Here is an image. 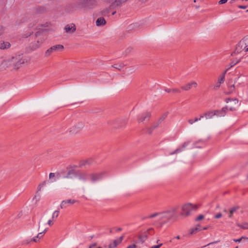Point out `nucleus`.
I'll return each mask as SVG.
<instances>
[{
    "label": "nucleus",
    "mask_w": 248,
    "mask_h": 248,
    "mask_svg": "<svg viewBox=\"0 0 248 248\" xmlns=\"http://www.w3.org/2000/svg\"><path fill=\"white\" fill-rule=\"evenodd\" d=\"M178 209V207H175L169 210L160 212V217L158 219V222L160 226H162L170 221H175L177 217L176 213Z\"/></svg>",
    "instance_id": "f257e3e1"
},
{
    "label": "nucleus",
    "mask_w": 248,
    "mask_h": 248,
    "mask_svg": "<svg viewBox=\"0 0 248 248\" xmlns=\"http://www.w3.org/2000/svg\"><path fill=\"white\" fill-rule=\"evenodd\" d=\"M49 23L46 22L45 24H42L36 27V29L38 30V31L35 34V41L33 42H31L30 46L31 50H34L39 48L45 40L43 34L44 31L41 30L40 27H47L49 26Z\"/></svg>",
    "instance_id": "f03ea898"
},
{
    "label": "nucleus",
    "mask_w": 248,
    "mask_h": 248,
    "mask_svg": "<svg viewBox=\"0 0 248 248\" xmlns=\"http://www.w3.org/2000/svg\"><path fill=\"white\" fill-rule=\"evenodd\" d=\"M27 62L23 59L22 55H19L12 57L8 60H4L2 64L4 66L11 68L12 69H17L20 67L22 64Z\"/></svg>",
    "instance_id": "7ed1b4c3"
},
{
    "label": "nucleus",
    "mask_w": 248,
    "mask_h": 248,
    "mask_svg": "<svg viewBox=\"0 0 248 248\" xmlns=\"http://www.w3.org/2000/svg\"><path fill=\"white\" fill-rule=\"evenodd\" d=\"M73 7L76 9L85 8L91 9L96 5V0H76L72 4Z\"/></svg>",
    "instance_id": "20e7f679"
},
{
    "label": "nucleus",
    "mask_w": 248,
    "mask_h": 248,
    "mask_svg": "<svg viewBox=\"0 0 248 248\" xmlns=\"http://www.w3.org/2000/svg\"><path fill=\"white\" fill-rule=\"evenodd\" d=\"M153 231V229L151 228L140 234L137 235L136 236V239L133 241V243H135L137 245L143 244L148 239V235L151 234V232Z\"/></svg>",
    "instance_id": "39448f33"
},
{
    "label": "nucleus",
    "mask_w": 248,
    "mask_h": 248,
    "mask_svg": "<svg viewBox=\"0 0 248 248\" xmlns=\"http://www.w3.org/2000/svg\"><path fill=\"white\" fill-rule=\"evenodd\" d=\"M106 174V172L105 171L97 172V173H91L89 174V180L92 183H94L97 181L102 180L105 175Z\"/></svg>",
    "instance_id": "423d86ee"
},
{
    "label": "nucleus",
    "mask_w": 248,
    "mask_h": 248,
    "mask_svg": "<svg viewBox=\"0 0 248 248\" xmlns=\"http://www.w3.org/2000/svg\"><path fill=\"white\" fill-rule=\"evenodd\" d=\"M197 207H195L191 203H187L184 205L182 207V212L181 215L184 217H187L189 215L190 213L193 210L196 209Z\"/></svg>",
    "instance_id": "0eeeda50"
},
{
    "label": "nucleus",
    "mask_w": 248,
    "mask_h": 248,
    "mask_svg": "<svg viewBox=\"0 0 248 248\" xmlns=\"http://www.w3.org/2000/svg\"><path fill=\"white\" fill-rule=\"evenodd\" d=\"M84 125L82 122L78 123L76 125L73 126L69 129V132L70 134H75L80 132L81 129L83 128Z\"/></svg>",
    "instance_id": "6e6552de"
},
{
    "label": "nucleus",
    "mask_w": 248,
    "mask_h": 248,
    "mask_svg": "<svg viewBox=\"0 0 248 248\" xmlns=\"http://www.w3.org/2000/svg\"><path fill=\"white\" fill-rule=\"evenodd\" d=\"M63 48V46L61 45H57L55 46H54L49 49H48L45 53V56L46 57L49 56L51 53H52L54 52L57 51V50L59 49H62Z\"/></svg>",
    "instance_id": "1a4fd4ad"
},
{
    "label": "nucleus",
    "mask_w": 248,
    "mask_h": 248,
    "mask_svg": "<svg viewBox=\"0 0 248 248\" xmlns=\"http://www.w3.org/2000/svg\"><path fill=\"white\" fill-rule=\"evenodd\" d=\"M151 116V114L149 112L140 114L138 117V122L140 123L143 122L144 121H149Z\"/></svg>",
    "instance_id": "9d476101"
},
{
    "label": "nucleus",
    "mask_w": 248,
    "mask_h": 248,
    "mask_svg": "<svg viewBox=\"0 0 248 248\" xmlns=\"http://www.w3.org/2000/svg\"><path fill=\"white\" fill-rule=\"evenodd\" d=\"M64 30L67 33L72 34L76 31V26L73 23L69 24L64 27Z\"/></svg>",
    "instance_id": "9b49d317"
},
{
    "label": "nucleus",
    "mask_w": 248,
    "mask_h": 248,
    "mask_svg": "<svg viewBox=\"0 0 248 248\" xmlns=\"http://www.w3.org/2000/svg\"><path fill=\"white\" fill-rule=\"evenodd\" d=\"M77 172H78L77 177L78 176L80 180L86 181L87 180H89V173L88 172L86 171H81L80 170H77Z\"/></svg>",
    "instance_id": "f8f14e48"
},
{
    "label": "nucleus",
    "mask_w": 248,
    "mask_h": 248,
    "mask_svg": "<svg viewBox=\"0 0 248 248\" xmlns=\"http://www.w3.org/2000/svg\"><path fill=\"white\" fill-rule=\"evenodd\" d=\"M46 9L42 6H37L33 8L32 10V14L35 15L42 14L46 12Z\"/></svg>",
    "instance_id": "ddd939ff"
},
{
    "label": "nucleus",
    "mask_w": 248,
    "mask_h": 248,
    "mask_svg": "<svg viewBox=\"0 0 248 248\" xmlns=\"http://www.w3.org/2000/svg\"><path fill=\"white\" fill-rule=\"evenodd\" d=\"M124 238V235L121 236L117 239L114 240L112 243L109 244L108 245V248H115L119 244H121Z\"/></svg>",
    "instance_id": "4468645a"
},
{
    "label": "nucleus",
    "mask_w": 248,
    "mask_h": 248,
    "mask_svg": "<svg viewBox=\"0 0 248 248\" xmlns=\"http://www.w3.org/2000/svg\"><path fill=\"white\" fill-rule=\"evenodd\" d=\"M76 202V201L75 200H71V199L63 201L61 203L60 207L62 209L65 208L67 206H68L69 205L73 204L74 203H75Z\"/></svg>",
    "instance_id": "2eb2a0df"
},
{
    "label": "nucleus",
    "mask_w": 248,
    "mask_h": 248,
    "mask_svg": "<svg viewBox=\"0 0 248 248\" xmlns=\"http://www.w3.org/2000/svg\"><path fill=\"white\" fill-rule=\"evenodd\" d=\"M94 163V160L93 158H89L86 160H83L80 162V167L90 166Z\"/></svg>",
    "instance_id": "dca6fc26"
},
{
    "label": "nucleus",
    "mask_w": 248,
    "mask_h": 248,
    "mask_svg": "<svg viewBox=\"0 0 248 248\" xmlns=\"http://www.w3.org/2000/svg\"><path fill=\"white\" fill-rule=\"evenodd\" d=\"M77 174L78 172H77V170H70L68 171L66 175L63 177L67 179H72L73 177H77Z\"/></svg>",
    "instance_id": "f3484780"
},
{
    "label": "nucleus",
    "mask_w": 248,
    "mask_h": 248,
    "mask_svg": "<svg viewBox=\"0 0 248 248\" xmlns=\"http://www.w3.org/2000/svg\"><path fill=\"white\" fill-rule=\"evenodd\" d=\"M240 209V206L238 205H235L230 208L229 210V215L228 217L230 218H232L233 217V215L234 213H235L237 210Z\"/></svg>",
    "instance_id": "a211bd4d"
},
{
    "label": "nucleus",
    "mask_w": 248,
    "mask_h": 248,
    "mask_svg": "<svg viewBox=\"0 0 248 248\" xmlns=\"http://www.w3.org/2000/svg\"><path fill=\"white\" fill-rule=\"evenodd\" d=\"M216 113L214 110H211L207 111L201 115H203V117H205L206 119H211L214 116H215Z\"/></svg>",
    "instance_id": "6ab92c4d"
},
{
    "label": "nucleus",
    "mask_w": 248,
    "mask_h": 248,
    "mask_svg": "<svg viewBox=\"0 0 248 248\" xmlns=\"http://www.w3.org/2000/svg\"><path fill=\"white\" fill-rule=\"evenodd\" d=\"M114 7H111L110 5L109 7L106 8L102 10L100 13V15L103 16H108L110 12V10L113 9Z\"/></svg>",
    "instance_id": "aec40b11"
},
{
    "label": "nucleus",
    "mask_w": 248,
    "mask_h": 248,
    "mask_svg": "<svg viewBox=\"0 0 248 248\" xmlns=\"http://www.w3.org/2000/svg\"><path fill=\"white\" fill-rule=\"evenodd\" d=\"M106 24V21L103 17H99L95 22L96 26H104Z\"/></svg>",
    "instance_id": "412c9836"
},
{
    "label": "nucleus",
    "mask_w": 248,
    "mask_h": 248,
    "mask_svg": "<svg viewBox=\"0 0 248 248\" xmlns=\"http://www.w3.org/2000/svg\"><path fill=\"white\" fill-rule=\"evenodd\" d=\"M11 44L8 42L0 41V48L1 49H4L9 48Z\"/></svg>",
    "instance_id": "4be33fe9"
},
{
    "label": "nucleus",
    "mask_w": 248,
    "mask_h": 248,
    "mask_svg": "<svg viewBox=\"0 0 248 248\" xmlns=\"http://www.w3.org/2000/svg\"><path fill=\"white\" fill-rule=\"evenodd\" d=\"M127 0H116L114 2L111 3V7H118L120 6L123 3L125 2Z\"/></svg>",
    "instance_id": "5701e85b"
},
{
    "label": "nucleus",
    "mask_w": 248,
    "mask_h": 248,
    "mask_svg": "<svg viewBox=\"0 0 248 248\" xmlns=\"http://www.w3.org/2000/svg\"><path fill=\"white\" fill-rule=\"evenodd\" d=\"M160 212H155V213H154L153 214H150L148 216L144 217L143 218V219H152V218H154L156 217H160Z\"/></svg>",
    "instance_id": "b1692460"
},
{
    "label": "nucleus",
    "mask_w": 248,
    "mask_h": 248,
    "mask_svg": "<svg viewBox=\"0 0 248 248\" xmlns=\"http://www.w3.org/2000/svg\"><path fill=\"white\" fill-rule=\"evenodd\" d=\"M201 230H202V229H201V226L200 225H197L195 228L191 229L190 234L195 233Z\"/></svg>",
    "instance_id": "393cba45"
},
{
    "label": "nucleus",
    "mask_w": 248,
    "mask_h": 248,
    "mask_svg": "<svg viewBox=\"0 0 248 248\" xmlns=\"http://www.w3.org/2000/svg\"><path fill=\"white\" fill-rule=\"evenodd\" d=\"M237 226L243 229H248V223L243 222L242 224L237 223Z\"/></svg>",
    "instance_id": "a878e982"
},
{
    "label": "nucleus",
    "mask_w": 248,
    "mask_h": 248,
    "mask_svg": "<svg viewBox=\"0 0 248 248\" xmlns=\"http://www.w3.org/2000/svg\"><path fill=\"white\" fill-rule=\"evenodd\" d=\"M202 118H203V115H200V118H195L194 120L192 119H189L188 120V122L189 123V124H192L194 123L201 120V119Z\"/></svg>",
    "instance_id": "bb28decb"
},
{
    "label": "nucleus",
    "mask_w": 248,
    "mask_h": 248,
    "mask_svg": "<svg viewBox=\"0 0 248 248\" xmlns=\"http://www.w3.org/2000/svg\"><path fill=\"white\" fill-rule=\"evenodd\" d=\"M191 87H192L191 86L190 83H188L186 84L185 85L182 86L181 89L184 91H187L189 90L191 88Z\"/></svg>",
    "instance_id": "cd10ccee"
},
{
    "label": "nucleus",
    "mask_w": 248,
    "mask_h": 248,
    "mask_svg": "<svg viewBox=\"0 0 248 248\" xmlns=\"http://www.w3.org/2000/svg\"><path fill=\"white\" fill-rule=\"evenodd\" d=\"M168 112H166L164 113L159 119L158 122L159 123H161L167 116Z\"/></svg>",
    "instance_id": "c85d7f7f"
},
{
    "label": "nucleus",
    "mask_w": 248,
    "mask_h": 248,
    "mask_svg": "<svg viewBox=\"0 0 248 248\" xmlns=\"http://www.w3.org/2000/svg\"><path fill=\"white\" fill-rule=\"evenodd\" d=\"M214 111L216 113V116L217 117L224 116V115L222 113L221 110H215Z\"/></svg>",
    "instance_id": "c756f323"
},
{
    "label": "nucleus",
    "mask_w": 248,
    "mask_h": 248,
    "mask_svg": "<svg viewBox=\"0 0 248 248\" xmlns=\"http://www.w3.org/2000/svg\"><path fill=\"white\" fill-rule=\"evenodd\" d=\"M46 231L47 229H45L42 232H39L36 236V238H38L39 239H41L43 236L44 234L46 233Z\"/></svg>",
    "instance_id": "7c9ffc66"
},
{
    "label": "nucleus",
    "mask_w": 248,
    "mask_h": 248,
    "mask_svg": "<svg viewBox=\"0 0 248 248\" xmlns=\"http://www.w3.org/2000/svg\"><path fill=\"white\" fill-rule=\"evenodd\" d=\"M46 181H44L41 184H39L37 187V191L36 192V194H37V193L39 192V191H41V188L46 185Z\"/></svg>",
    "instance_id": "2f4dec72"
},
{
    "label": "nucleus",
    "mask_w": 248,
    "mask_h": 248,
    "mask_svg": "<svg viewBox=\"0 0 248 248\" xmlns=\"http://www.w3.org/2000/svg\"><path fill=\"white\" fill-rule=\"evenodd\" d=\"M234 85L233 84V85H232L231 86H230L228 88H229V92L228 93H226V94H231V93H232L234 90Z\"/></svg>",
    "instance_id": "473e14b6"
},
{
    "label": "nucleus",
    "mask_w": 248,
    "mask_h": 248,
    "mask_svg": "<svg viewBox=\"0 0 248 248\" xmlns=\"http://www.w3.org/2000/svg\"><path fill=\"white\" fill-rule=\"evenodd\" d=\"M218 242H219V241H214V242H213L209 243L207 245H205V246L202 247V248H206V247H208L207 248H214L213 247H210V246L211 245H212L214 244L217 243Z\"/></svg>",
    "instance_id": "72a5a7b5"
},
{
    "label": "nucleus",
    "mask_w": 248,
    "mask_h": 248,
    "mask_svg": "<svg viewBox=\"0 0 248 248\" xmlns=\"http://www.w3.org/2000/svg\"><path fill=\"white\" fill-rule=\"evenodd\" d=\"M124 65L123 64H115L112 66L113 67L120 70L122 68L124 67Z\"/></svg>",
    "instance_id": "f704fd0d"
},
{
    "label": "nucleus",
    "mask_w": 248,
    "mask_h": 248,
    "mask_svg": "<svg viewBox=\"0 0 248 248\" xmlns=\"http://www.w3.org/2000/svg\"><path fill=\"white\" fill-rule=\"evenodd\" d=\"M126 248H140L139 245H137L135 243L133 244L130 245Z\"/></svg>",
    "instance_id": "c9c22d12"
},
{
    "label": "nucleus",
    "mask_w": 248,
    "mask_h": 248,
    "mask_svg": "<svg viewBox=\"0 0 248 248\" xmlns=\"http://www.w3.org/2000/svg\"><path fill=\"white\" fill-rule=\"evenodd\" d=\"M59 211L58 210L54 211L52 214V218L54 219V218H56L57 217H58L59 216Z\"/></svg>",
    "instance_id": "e433bc0d"
},
{
    "label": "nucleus",
    "mask_w": 248,
    "mask_h": 248,
    "mask_svg": "<svg viewBox=\"0 0 248 248\" xmlns=\"http://www.w3.org/2000/svg\"><path fill=\"white\" fill-rule=\"evenodd\" d=\"M40 199V195L39 192L37 193V194L36 193L35 195L33 197V199H36V202L37 203Z\"/></svg>",
    "instance_id": "4c0bfd02"
},
{
    "label": "nucleus",
    "mask_w": 248,
    "mask_h": 248,
    "mask_svg": "<svg viewBox=\"0 0 248 248\" xmlns=\"http://www.w3.org/2000/svg\"><path fill=\"white\" fill-rule=\"evenodd\" d=\"M182 151H183V149H181L180 148H178L174 151H173V152L171 153L170 154V155H173V154H175L179 153H180V152H181Z\"/></svg>",
    "instance_id": "58836bf2"
},
{
    "label": "nucleus",
    "mask_w": 248,
    "mask_h": 248,
    "mask_svg": "<svg viewBox=\"0 0 248 248\" xmlns=\"http://www.w3.org/2000/svg\"><path fill=\"white\" fill-rule=\"evenodd\" d=\"M224 81V77L223 76H220V77L218 78V82L219 83V84H221L222 83H223Z\"/></svg>",
    "instance_id": "ea45409f"
},
{
    "label": "nucleus",
    "mask_w": 248,
    "mask_h": 248,
    "mask_svg": "<svg viewBox=\"0 0 248 248\" xmlns=\"http://www.w3.org/2000/svg\"><path fill=\"white\" fill-rule=\"evenodd\" d=\"M248 239V238L247 237H245L244 236H242L241 238H239V239H233V241L235 242H238V243H239L241 241V240L243 239Z\"/></svg>",
    "instance_id": "a19ab883"
},
{
    "label": "nucleus",
    "mask_w": 248,
    "mask_h": 248,
    "mask_svg": "<svg viewBox=\"0 0 248 248\" xmlns=\"http://www.w3.org/2000/svg\"><path fill=\"white\" fill-rule=\"evenodd\" d=\"M189 144V142H184L182 146L180 147L181 149H183V151L184 150V149L186 148V147Z\"/></svg>",
    "instance_id": "79ce46f5"
},
{
    "label": "nucleus",
    "mask_w": 248,
    "mask_h": 248,
    "mask_svg": "<svg viewBox=\"0 0 248 248\" xmlns=\"http://www.w3.org/2000/svg\"><path fill=\"white\" fill-rule=\"evenodd\" d=\"M5 28L0 25V35H2L5 32Z\"/></svg>",
    "instance_id": "37998d69"
},
{
    "label": "nucleus",
    "mask_w": 248,
    "mask_h": 248,
    "mask_svg": "<svg viewBox=\"0 0 248 248\" xmlns=\"http://www.w3.org/2000/svg\"><path fill=\"white\" fill-rule=\"evenodd\" d=\"M172 93H180L181 91L180 89L178 88H173L172 89Z\"/></svg>",
    "instance_id": "c03bdc74"
},
{
    "label": "nucleus",
    "mask_w": 248,
    "mask_h": 248,
    "mask_svg": "<svg viewBox=\"0 0 248 248\" xmlns=\"http://www.w3.org/2000/svg\"><path fill=\"white\" fill-rule=\"evenodd\" d=\"M227 110H228V108L227 106L225 107H223L221 109V111L222 112V113H223V114L224 115L226 114Z\"/></svg>",
    "instance_id": "a18cd8bd"
},
{
    "label": "nucleus",
    "mask_w": 248,
    "mask_h": 248,
    "mask_svg": "<svg viewBox=\"0 0 248 248\" xmlns=\"http://www.w3.org/2000/svg\"><path fill=\"white\" fill-rule=\"evenodd\" d=\"M31 242H32L31 239H28L24 240L23 243L24 244H28L31 243Z\"/></svg>",
    "instance_id": "49530a36"
},
{
    "label": "nucleus",
    "mask_w": 248,
    "mask_h": 248,
    "mask_svg": "<svg viewBox=\"0 0 248 248\" xmlns=\"http://www.w3.org/2000/svg\"><path fill=\"white\" fill-rule=\"evenodd\" d=\"M190 84L191 87L193 86L194 87L196 88L197 86V83L194 81H193L190 83Z\"/></svg>",
    "instance_id": "de8ad7c7"
},
{
    "label": "nucleus",
    "mask_w": 248,
    "mask_h": 248,
    "mask_svg": "<svg viewBox=\"0 0 248 248\" xmlns=\"http://www.w3.org/2000/svg\"><path fill=\"white\" fill-rule=\"evenodd\" d=\"M222 216V215L221 213H218V214H217L215 216V218H216V219H218L220 217H221Z\"/></svg>",
    "instance_id": "09e8293b"
},
{
    "label": "nucleus",
    "mask_w": 248,
    "mask_h": 248,
    "mask_svg": "<svg viewBox=\"0 0 248 248\" xmlns=\"http://www.w3.org/2000/svg\"><path fill=\"white\" fill-rule=\"evenodd\" d=\"M204 218V216L202 215H200L196 219V221H199L200 220Z\"/></svg>",
    "instance_id": "8fccbe9b"
},
{
    "label": "nucleus",
    "mask_w": 248,
    "mask_h": 248,
    "mask_svg": "<svg viewBox=\"0 0 248 248\" xmlns=\"http://www.w3.org/2000/svg\"><path fill=\"white\" fill-rule=\"evenodd\" d=\"M160 124V123H159V122H157L156 123L153 124L151 126V127H152V128L153 129H155V128H156Z\"/></svg>",
    "instance_id": "3c124183"
},
{
    "label": "nucleus",
    "mask_w": 248,
    "mask_h": 248,
    "mask_svg": "<svg viewBox=\"0 0 248 248\" xmlns=\"http://www.w3.org/2000/svg\"><path fill=\"white\" fill-rule=\"evenodd\" d=\"M243 42H245V45H247L248 44V36L245 37L243 39Z\"/></svg>",
    "instance_id": "603ef678"
},
{
    "label": "nucleus",
    "mask_w": 248,
    "mask_h": 248,
    "mask_svg": "<svg viewBox=\"0 0 248 248\" xmlns=\"http://www.w3.org/2000/svg\"><path fill=\"white\" fill-rule=\"evenodd\" d=\"M55 176V174L54 173L51 172L49 174V179H52Z\"/></svg>",
    "instance_id": "864d4df0"
},
{
    "label": "nucleus",
    "mask_w": 248,
    "mask_h": 248,
    "mask_svg": "<svg viewBox=\"0 0 248 248\" xmlns=\"http://www.w3.org/2000/svg\"><path fill=\"white\" fill-rule=\"evenodd\" d=\"M228 1V0H220L219 1H218V4H224L226 2H227Z\"/></svg>",
    "instance_id": "5fc2aeb1"
},
{
    "label": "nucleus",
    "mask_w": 248,
    "mask_h": 248,
    "mask_svg": "<svg viewBox=\"0 0 248 248\" xmlns=\"http://www.w3.org/2000/svg\"><path fill=\"white\" fill-rule=\"evenodd\" d=\"M153 130H154V129L152 128V127H151V126L150 127L148 128V129H147V132H148V133L149 134H151V133H152V131H153Z\"/></svg>",
    "instance_id": "6e6d98bb"
},
{
    "label": "nucleus",
    "mask_w": 248,
    "mask_h": 248,
    "mask_svg": "<svg viewBox=\"0 0 248 248\" xmlns=\"http://www.w3.org/2000/svg\"><path fill=\"white\" fill-rule=\"evenodd\" d=\"M31 240H32V242L37 243L39 241V239L38 238H36V236H35V237H33L32 239H31Z\"/></svg>",
    "instance_id": "4d7b16f0"
},
{
    "label": "nucleus",
    "mask_w": 248,
    "mask_h": 248,
    "mask_svg": "<svg viewBox=\"0 0 248 248\" xmlns=\"http://www.w3.org/2000/svg\"><path fill=\"white\" fill-rule=\"evenodd\" d=\"M239 60L238 61H237L236 62H234V61H232L231 63V67H232L233 66V65L236 64L237 63H238L239 62Z\"/></svg>",
    "instance_id": "13d9d810"
},
{
    "label": "nucleus",
    "mask_w": 248,
    "mask_h": 248,
    "mask_svg": "<svg viewBox=\"0 0 248 248\" xmlns=\"http://www.w3.org/2000/svg\"><path fill=\"white\" fill-rule=\"evenodd\" d=\"M234 101L235 104H237L238 106L240 105V104H238V100L236 98H233L232 100Z\"/></svg>",
    "instance_id": "bf43d9fd"
},
{
    "label": "nucleus",
    "mask_w": 248,
    "mask_h": 248,
    "mask_svg": "<svg viewBox=\"0 0 248 248\" xmlns=\"http://www.w3.org/2000/svg\"><path fill=\"white\" fill-rule=\"evenodd\" d=\"M162 245V244H160L158 245L154 246L151 248H160V247Z\"/></svg>",
    "instance_id": "052dcab7"
},
{
    "label": "nucleus",
    "mask_w": 248,
    "mask_h": 248,
    "mask_svg": "<svg viewBox=\"0 0 248 248\" xmlns=\"http://www.w3.org/2000/svg\"><path fill=\"white\" fill-rule=\"evenodd\" d=\"M35 24V23H30L29 25V29H31L32 28H33V27L34 26V25Z\"/></svg>",
    "instance_id": "680f3d73"
},
{
    "label": "nucleus",
    "mask_w": 248,
    "mask_h": 248,
    "mask_svg": "<svg viewBox=\"0 0 248 248\" xmlns=\"http://www.w3.org/2000/svg\"><path fill=\"white\" fill-rule=\"evenodd\" d=\"M165 92H167L168 93H170L172 92V89L165 88Z\"/></svg>",
    "instance_id": "e2e57ef3"
},
{
    "label": "nucleus",
    "mask_w": 248,
    "mask_h": 248,
    "mask_svg": "<svg viewBox=\"0 0 248 248\" xmlns=\"http://www.w3.org/2000/svg\"><path fill=\"white\" fill-rule=\"evenodd\" d=\"M220 84H219V83L217 82V84L215 86V87H214V89H217V88H219V87H220Z\"/></svg>",
    "instance_id": "0e129e2a"
},
{
    "label": "nucleus",
    "mask_w": 248,
    "mask_h": 248,
    "mask_svg": "<svg viewBox=\"0 0 248 248\" xmlns=\"http://www.w3.org/2000/svg\"><path fill=\"white\" fill-rule=\"evenodd\" d=\"M127 122V120H126V119L124 120L123 122V124L121 126H124L126 124Z\"/></svg>",
    "instance_id": "69168bd1"
},
{
    "label": "nucleus",
    "mask_w": 248,
    "mask_h": 248,
    "mask_svg": "<svg viewBox=\"0 0 248 248\" xmlns=\"http://www.w3.org/2000/svg\"><path fill=\"white\" fill-rule=\"evenodd\" d=\"M238 8H241V9H246L247 8V6H245V5H239L238 6Z\"/></svg>",
    "instance_id": "338daca9"
},
{
    "label": "nucleus",
    "mask_w": 248,
    "mask_h": 248,
    "mask_svg": "<svg viewBox=\"0 0 248 248\" xmlns=\"http://www.w3.org/2000/svg\"><path fill=\"white\" fill-rule=\"evenodd\" d=\"M233 100V98H226V100H225V102L228 103L229 102V101H232Z\"/></svg>",
    "instance_id": "774afa93"
}]
</instances>
